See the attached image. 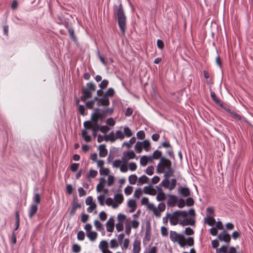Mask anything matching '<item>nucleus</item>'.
Wrapping results in <instances>:
<instances>
[{"label":"nucleus","mask_w":253,"mask_h":253,"mask_svg":"<svg viewBox=\"0 0 253 253\" xmlns=\"http://www.w3.org/2000/svg\"><path fill=\"white\" fill-rule=\"evenodd\" d=\"M115 94V91L113 88H109L104 94V95L109 98L113 96Z\"/></svg>","instance_id":"obj_34"},{"label":"nucleus","mask_w":253,"mask_h":253,"mask_svg":"<svg viewBox=\"0 0 253 253\" xmlns=\"http://www.w3.org/2000/svg\"><path fill=\"white\" fill-rule=\"evenodd\" d=\"M141 242L137 239H135L133 243V253H139L141 250Z\"/></svg>","instance_id":"obj_15"},{"label":"nucleus","mask_w":253,"mask_h":253,"mask_svg":"<svg viewBox=\"0 0 253 253\" xmlns=\"http://www.w3.org/2000/svg\"><path fill=\"white\" fill-rule=\"evenodd\" d=\"M94 225L96 228L97 229V230H98V231H100L102 230H104L102 223L98 220H95L94 221Z\"/></svg>","instance_id":"obj_37"},{"label":"nucleus","mask_w":253,"mask_h":253,"mask_svg":"<svg viewBox=\"0 0 253 253\" xmlns=\"http://www.w3.org/2000/svg\"><path fill=\"white\" fill-rule=\"evenodd\" d=\"M104 199L105 194H100L97 196V200L99 202V205L101 206H103L105 205Z\"/></svg>","instance_id":"obj_38"},{"label":"nucleus","mask_w":253,"mask_h":253,"mask_svg":"<svg viewBox=\"0 0 253 253\" xmlns=\"http://www.w3.org/2000/svg\"><path fill=\"white\" fill-rule=\"evenodd\" d=\"M127 206L129 208H134L136 207V202L135 200L132 199H130L128 200L127 202Z\"/></svg>","instance_id":"obj_62"},{"label":"nucleus","mask_w":253,"mask_h":253,"mask_svg":"<svg viewBox=\"0 0 253 253\" xmlns=\"http://www.w3.org/2000/svg\"><path fill=\"white\" fill-rule=\"evenodd\" d=\"M166 199L165 193L163 191H160L158 192V194L156 197V199L158 201H163Z\"/></svg>","instance_id":"obj_30"},{"label":"nucleus","mask_w":253,"mask_h":253,"mask_svg":"<svg viewBox=\"0 0 253 253\" xmlns=\"http://www.w3.org/2000/svg\"><path fill=\"white\" fill-rule=\"evenodd\" d=\"M195 220L191 218H186L180 220L179 224L182 226L194 225L195 224Z\"/></svg>","instance_id":"obj_18"},{"label":"nucleus","mask_w":253,"mask_h":253,"mask_svg":"<svg viewBox=\"0 0 253 253\" xmlns=\"http://www.w3.org/2000/svg\"><path fill=\"white\" fill-rule=\"evenodd\" d=\"M148 180L149 178L145 175H143L138 178L137 185L140 186L143 184L147 183Z\"/></svg>","instance_id":"obj_21"},{"label":"nucleus","mask_w":253,"mask_h":253,"mask_svg":"<svg viewBox=\"0 0 253 253\" xmlns=\"http://www.w3.org/2000/svg\"><path fill=\"white\" fill-rule=\"evenodd\" d=\"M115 202L113 205H112V207L113 208H116L118 206L122 204L124 200V197L122 194H116L115 195L114 197Z\"/></svg>","instance_id":"obj_9"},{"label":"nucleus","mask_w":253,"mask_h":253,"mask_svg":"<svg viewBox=\"0 0 253 253\" xmlns=\"http://www.w3.org/2000/svg\"><path fill=\"white\" fill-rule=\"evenodd\" d=\"M143 192L145 194L150 195H155L156 194V190L153 188L152 185L145 186L143 188Z\"/></svg>","instance_id":"obj_13"},{"label":"nucleus","mask_w":253,"mask_h":253,"mask_svg":"<svg viewBox=\"0 0 253 253\" xmlns=\"http://www.w3.org/2000/svg\"><path fill=\"white\" fill-rule=\"evenodd\" d=\"M110 104V100L109 98L105 96V95H103L99 99V101L97 103V105L99 106H108Z\"/></svg>","instance_id":"obj_12"},{"label":"nucleus","mask_w":253,"mask_h":253,"mask_svg":"<svg viewBox=\"0 0 253 253\" xmlns=\"http://www.w3.org/2000/svg\"><path fill=\"white\" fill-rule=\"evenodd\" d=\"M106 230L108 232H112L114 229V223H109L107 222L106 223Z\"/></svg>","instance_id":"obj_39"},{"label":"nucleus","mask_w":253,"mask_h":253,"mask_svg":"<svg viewBox=\"0 0 253 253\" xmlns=\"http://www.w3.org/2000/svg\"><path fill=\"white\" fill-rule=\"evenodd\" d=\"M174 214H177L178 218H184L188 215V212L185 211H176L174 212Z\"/></svg>","instance_id":"obj_25"},{"label":"nucleus","mask_w":253,"mask_h":253,"mask_svg":"<svg viewBox=\"0 0 253 253\" xmlns=\"http://www.w3.org/2000/svg\"><path fill=\"white\" fill-rule=\"evenodd\" d=\"M178 193L183 197H188L190 195V191L187 187H179L178 188Z\"/></svg>","instance_id":"obj_10"},{"label":"nucleus","mask_w":253,"mask_h":253,"mask_svg":"<svg viewBox=\"0 0 253 253\" xmlns=\"http://www.w3.org/2000/svg\"><path fill=\"white\" fill-rule=\"evenodd\" d=\"M38 211V205L37 204H32L30 207V211L29 212V216L30 218L36 214Z\"/></svg>","instance_id":"obj_20"},{"label":"nucleus","mask_w":253,"mask_h":253,"mask_svg":"<svg viewBox=\"0 0 253 253\" xmlns=\"http://www.w3.org/2000/svg\"><path fill=\"white\" fill-rule=\"evenodd\" d=\"M204 220L205 222L207 223V224L210 226L213 225L215 222V219L211 216L208 215L207 217L204 218Z\"/></svg>","instance_id":"obj_22"},{"label":"nucleus","mask_w":253,"mask_h":253,"mask_svg":"<svg viewBox=\"0 0 253 253\" xmlns=\"http://www.w3.org/2000/svg\"><path fill=\"white\" fill-rule=\"evenodd\" d=\"M132 190V187L128 185L125 188L124 192L126 196H128L131 194Z\"/></svg>","instance_id":"obj_46"},{"label":"nucleus","mask_w":253,"mask_h":253,"mask_svg":"<svg viewBox=\"0 0 253 253\" xmlns=\"http://www.w3.org/2000/svg\"><path fill=\"white\" fill-rule=\"evenodd\" d=\"M186 205L187 206H191L194 204V200L191 197H188L185 202Z\"/></svg>","instance_id":"obj_58"},{"label":"nucleus","mask_w":253,"mask_h":253,"mask_svg":"<svg viewBox=\"0 0 253 253\" xmlns=\"http://www.w3.org/2000/svg\"><path fill=\"white\" fill-rule=\"evenodd\" d=\"M142 142V148L147 152L150 150V143L149 140H145Z\"/></svg>","instance_id":"obj_26"},{"label":"nucleus","mask_w":253,"mask_h":253,"mask_svg":"<svg viewBox=\"0 0 253 253\" xmlns=\"http://www.w3.org/2000/svg\"><path fill=\"white\" fill-rule=\"evenodd\" d=\"M142 192L140 188H137L133 194V197L136 198H139L140 196L142 195Z\"/></svg>","instance_id":"obj_43"},{"label":"nucleus","mask_w":253,"mask_h":253,"mask_svg":"<svg viewBox=\"0 0 253 253\" xmlns=\"http://www.w3.org/2000/svg\"><path fill=\"white\" fill-rule=\"evenodd\" d=\"M172 175H164L165 178L162 181L160 185L162 186L165 188H168L169 190V178Z\"/></svg>","instance_id":"obj_17"},{"label":"nucleus","mask_w":253,"mask_h":253,"mask_svg":"<svg viewBox=\"0 0 253 253\" xmlns=\"http://www.w3.org/2000/svg\"><path fill=\"white\" fill-rule=\"evenodd\" d=\"M161 147H163L167 148H171V145L168 141H165L161 143V145L159 146V148H161Z\"/></svg>","instance_id":"obj_59"},{"label":"nucleus","mask_w":253,"mask_h":253,"mask_svg":"<svg viewBox=\"0 0 253 253\" xmlns=\"http://www.w3.org/2000/svg\"><path fill=\"white\" fill-rule=\"evenodd\" d=\"M99 248L102 252L107 249L108 248V243L107 241L105 240L101 241L99 245Z\"/></svg>","instance_id":"obj_32"},{"label":"nucleus","mask_w":253,"mask_h":253,"mask_svg":"<svg viewBox=\"0 0 253 253\" xmlns=\"http://www.w3.org/2000/svg\"><path fill=\"white\" fill-rule=\"evenodd\" d=\"M142 149V142L137 141L135 145V150L137 153L141 152Z\"/></svg>","instance_id":"obj_35"},{"label":"nucleus","mask_w":253,"mask_h":253,"mask_svg":"<svg viewBox=\"0 0 253 253\" xmlns=\"http://www.w3.org/2000/svg\"><path fill=\"white\" fill-rule=\"evenodd\" d=\"M161 234L163 236H167L168 235V231L167 227L162 226L161 228Z\"/></svg>","instance_id":"obj_60"},{"label":"nucleus","mask_w":253,"mask_h":253,"mask_svg":"<svg viewBox=\"0 0 253 253\" xmlns=\"http://www.w3.org/2000/svg\"><path fill=\"white\" fill-rule=\"evenodd\" d=\"M86 236L91 241H94L97 238V233L95 231H91L86 233Z\"/></svg>","instance_id":"obj_23"},{"label":"nucleus","mask_w":253,"mask_h":253,"mask_svg":"<svg viewBox=\"0 0 253 253\" xmlns=\"http://www.w3.org/2000/svg\"><path fill=\"white\" fill-rule=\"evenodd\" d=\"M129 244V240L128 238H126L123 241V245L122 247V250H126L128 247Z\"/></svg>","instance_id":"obj_42"},{"label":"nucleus","mask_w":253,"mask_h":253,"mask_svg":"<svg viewBox=\"0 0 253 253\" xmlns=\"http://www.w3.org/2000/svg\"><path fill=\"white\" fill-rule=\"evenodd\" d=\"M109 128L107 126H98V130L102 133H106Z\"/></svg>","instance_id":"obj_48"},{"label":"nucleus","mask_w":253,"mask_h":253,"mask_svg":"<svg viewBox=\"0 0 253 253\" xmlns=\"http://www.w3.org/2000/svg\"><path fill=\"white\" fill-rule=\"evenodd\" d=\"M137 180V177L136 174H131L128 177V181L130 184L134 185Z\"/></svg>","instance_id":"obj_28"},{"label":"nucleus","mask_w":253,"mask_h":253,"mask_svg":"<svg viewBox=\"0 0 253 253\" xmlns=\"http://www.w3.org/2000/svg\"><path fill=\"white\" fill-rule=\"evenodd\" d=\"M162 155V152L161 151H159L158 150H156L153 152L152 155V157L153 158V159L155 160H158L159 159H161V158L163 157Z\"/></svg>","instance_id":"obj_27"},{"label":"nucleus","mask_w":253,"mask_h":253,"mask_svg":"<svg viewBox=\"0 0 253 253\" xmlns=\"http://www.w3.org/2000/svg\"><path fill=\"white\" fill-rule=\"evenodd\" d=\"M169 238L173 242H177L181 247L185 246V244L183 243V241H185L186 238L183 234H180L174 231H170L169 233Z\"/></svg>","instance_id":"obj_4"},{"label":"nucleus","mask_w":253,"mask_h":253,"mask_svg":"<svg viewBox=\"0 0 253 253\" xmlns=\"http://www.w3.org/2000/svg\"><path fill=\"white\" fill-rule=\"evenodd\" d=\"M184 233L187 235H191L194 234V231L190 227H187L185 229Z\"/></svg>","instance_id":"obj_64"},{"label":"nucleus","mask_w":253,"mask_h":253,"mask_svg":"<svg viewBox=\"0 0 253 253\" xmlns=\"http://www.w3.org/2000/svg\"><path fill=\"white\" fill-rule=\"evenodd\" d=\"M118 23L120 29L122 33L125 34L126 32V17H117Z\"/></svg>","instance_id":"obj_7"},{"label":"nucleus","mask_w":253,"mask_h":253,"mask_svg":"<svg viewBox=\"0 0 253 253\" xmlns=\"http://www.w3.org/2000/svg\"><path fill=\"white\" fill-rule=\"evenodd\" d=\"M135 157V154L133 151H129L126 152V154L122 157V161L126 162L127 160L134 159Z\"/></svg>","instance_id":"obj_16"},{"label":"nucleus","mask_w":253,"mask_h":253,"mask_svg":"<svg viewBox=\"0 0 253 253\" xmlns=\"http://www.w3.org/2000/svg\"><path fill=\"white\" fill-rule=\"evenodd\" d=\"M106 123L109 126H113L115 125V122L112 118H109L107 119Z\"/></svg>","instance_id":"obj_57"},{"label":"nucleus","mask_w":253,"mask_h":253,"mask_svg":"<svg viewBox=\"0 0 253 253\" xmlns=\"http://www.w3.org/2000/svg\"><path fill=\"white\" fill-rule=\"evenodd\" d=\"M103 111L104 113L105 116H106L107 115H111L113 113L114 109H113V108H108L103 110Z\"/></svg>","instance_id":"obj_56"},{"label":"nucleus","mask_w":253,"mask_h":253,"mask_svg":"<svg viewBox=\"0 0 253 253\" xmlns=\"http://www.w3.org/2000/svg\"><path fill=\"white\" fill-rule=\"evenodd\" d=\"M109 82L107 80H103L99 84V86L101 89L106 87L108 84Z\"/></svg>","instance_id":"obj_51"},{"label":"nucleus","mask_w":253,"mask_h":253,"mask_svg":"<svg viewBox=\"0 0 253 253\" xmlns=\"http://www.w3.org/2000/svg\"><path fill=\"white\" fill-rule=\"evenodd\" d=\"M176 185V179L175 178H173L171 180L170 183H169V190L171 191L173 190Z\"/></svg>","instance_id":"obj_50"},{"label":"nucleus","mask_w":253,"mask_h":253,"mask_svg":"<svg viewBox=\"0 0 253 253\" xmlns=\"http://www.w3.org/2000/svg\"><path fill=\"white\" fill-rule=\"evenodd\" d=\"M140 164L143 166H145L148 163V159L146 156H143L140 160Z\"/></svg>","instance_id":"obj_49"},{"label":"nucleus","mask_w":253,"mask_h":253,"mask_svg":"<svg viewBox=\"0 0 253 253\" xmlns=\"http://www.w3.org/2000/svg\"><path fill=\"white\" fill-rule=\"evenodd\" d=\"M141 203L143 205H147L148 208H150V206L153 207V204L149 203V200L147 197L142 198L141 201Z\"/></svg>","instance_id":"obj_40"},{"label":"nucleus","mask_w":253,"mask_h":253,"mask_svg":"<svg viewBox=\"0 0 253 253\" xmlns=\"http://www.w3.org/2000/svg\"><path fill=\"white\" fill-rule=\"evenodd\" d=\"M96 89L95 85L92 82L87 83L85 87L82 89V95L81 96V99L83 102H85L88 98L92 96V92Z\"/></svg>","instance_id":"obj_2"},{"label":"nucleus","mask_w":253,"mask_h":253,"mask_svg":"<svg viewBox=\"0 0 253 253\" xmlns=\"http://www.w3.org/2000/svg\"><path fill=\"white\" fill-rule=\"evenodd\" d=\"M99 155L100 157H105L107 155L108 151L104 145H100L98 147Z\"/></svg>","instance_id":"obj_19"},{"label":"nucleus","mask_w":253,"mask_h":253,"mask_svg":"<svg viewBox=\"0 0 253 253\" xmlns=\"http://www.w3.org/2000/svg\"><path fill=\"white\" fill-rule=\"evenodd\" d=\"M220 106L226 112L229 114L231 117L232 121H239L243 122H246V119L240 114H238L234 111L231 110L230 109L224 106L222 104H220Z\"/></svg>","instance_id":"obj_5"},{"label":"nucleus","mask_w":253,"mask_h":253,"mask_svg":"<svg viewBox=\"0 0 253 253\" xmlns=\"http://www.w3.org/2000/svg\"><path fill=\"white\" fill-rule=\"evenodd\" d=\"M210 94H211V97L212 100L213 101H214L216 103L219 104L220 105L221 104V103H219L220 100L217 97L215 93L213 91H212L211 90Z\"/></svg>","instance_id":"obj_36"},{"label":"nucleus","mask_w":253,"mask_h":253,"mask_svg":"<svg viewBox=\"0 0 253 253\" xmlns=\"http://www.w3.org/2000/svg\"><path fill=\"white\" fill-rule=\"evenodd\" d=\"M102 110H100L99 108H96L94 109L93 113L91 114V119H93L97 115H98L99 113H100Z\"/></svg>","instance_id":"obj_63"},{"label":"nucleus","mask_w":253,"mask_h":253,"mask_svg":"<svg viewBox=\"0 0 253 253\" xmlns=\"http://www.w3.org/2000/svg\"><path fill=\"white\" fill-rule=\"evenodd\" d=\"M119 246V244L115 239H112L110 241V247L111 248L115 249L117 248Z\"/></svg>","instance_id":"obj_52"},{"label":"nucleus","mask_w":253,"mask_h":253,"mask_svg":"<svg viewBox=\"0 0 253 253\" xmlns=\"http://www.w3.org/2000/svg\"><path fill=\"white\" fill-rule=\"evenodd\" d=\"M72 250L76 253H79L81 250V248L79 245L75 244L72 246Z\"/></svg>","instance_id":"obj_53"},{"label":"nucleus","mask_w":253,"mask_h":253,"mask_svg":"<svg viewBox=\"0 0 253 253\" xmlns=\"http://www.w3.org/2000/svg\"><path fill=\"white\" fill-rule=\"evenodd\" d=\"M84 233L83 231H80L77 234V239L80 241H83L84 239Z\"/></svg>","instance_id":"obj_55"},{"label":"nucleus","mask_w":253,"mask_h":253,"mask_svg":"<svg viewBox=\"0 0 253 253\" xmlns=\"http://www.w3.org/2000/svg\"><path fill=\"white\" fill-rule=\"evenodd\" d=\"M178 217L177 214H174V212L172 213H169V219L170 224L172 225H176L179 222L178 221Z\"/></svg>","instance_id":"obj_14"},{"label":"nucleus","mask_w":253,"mask_h":253,"mask_svg":"<svg viewBox=\"0 0 253 253\" xmlns=\"http://www.w3.org/2000/svg\"><path fill=\"white\" fill-rule=\"evenodd\" d=\"M136 136L138 139H143L145 137V133L143 130L138 131L136 133Z\"/></svg>","instance_id":"obj_61"},{"label":"nucleus","mask_w":253,"mask_h":253,"mask_svg":"<svg viewBox=\"0 0 253 253\" xmlns=\"http://www.w3.org/2000/svg\"><path fill=\"white\" fill-rule=\"evenodd\" d=\"M90 121H86L84 123V129L82 131V135L84 139V141L86 142H89L91 140V137L87 134V130L90 128V127H88L87 126V124H90Z\"/></svg>","instance_id":"obj_6"},{"label":"nucleus","mask_w":253,"mask_h":253,"mask_svg":"<svg viewBox=\"0 0 253 253\" xmlns=\"http://www.w3.org/2000/svg\"><path fill=\"white\" fill-rule=\"evenodd\" d=\"M116 140L115 136L113 131L111 132L109 134L105 135V141L114 142Z\"/></svg>","instance_id":"obj_24"},{"label":"nucleus","mask_w":253,"mask_h":253,"mask_svg":"<svg viewBox=\"0 0 253 253\" xmlns=\"http://www.w3.org/2000/svg\"><path fill=\"white\" fill-rule=\"evenodd\" d=\"M34 204H39L41 202V196L39 193H35L33 198Z\"/></svg>","instance_id":"obj_33"},{"label":"nucleus","mask_w":253,"mask_h":253,"mask_svg":"<svg viewBox=\"0 0 253 253\" xmlns=\"http://www.w3.org/2000/svg\"><path fill=\"white\" fill-rule=\"evenodd\" d=\"M110 172V170L108 168H101L99 170L100 175H107Z\"/></svg>","instance_id":"obj_44"},{"label":"nucleus","mask_w":253,"mask_h":253,"mask_svg":"<svg viewBox=\"0 0 253 253\" xmlns=\"http://www.w3.org/2000/svg\"><path fill=\"white\" fill-rule=\"evenodd\" d=\"M157 172L164 173V175H173L174 170L172 168L171 162L165 157H161L157 167Z\"/></svg>","instance_id":"obj_1"},{"label":"nucleus","mask_w":253,"mask_h":253,"mask_svg":"<svg viewBox=\"0 0 253 253\" xmlns=\"http://www.w3.org/2000/svg\"><path fill=\"white\" fill-rule=\"evenodd\" d=\"M169 199L167 202V206L173 207L177 202V198L174 195H169Z\"/></svg>","instance_id":"obj_11"},{"label":"nucleus","mask_w":253,"mask_h":253,"mask_svg":"<svg viewBox=\"0 0 253 253\" xmlns=\"http://www.w3.org/2000/svg\"><path fill=\"white\" fill-rule=\"evenodd\" d=\"M136 138L135 137H132L128 142H124L123 145L126 146L127 148H130L132 144L135 143Z\"/></svg>","instance_id":"obj_31"},{"label":"nucleus","mask_w":253,"mask_h":253,"mask_svg":"<svg viewBox=\"0 0 253 253\" xmlns=\"http://www.w3.org/2000/svg\"><path fill=\"white\" fill-rule=\"evenodd\" d=\"M145 172L149 175H152L154 173V167L149 166L146 169Z\"/></svg>","instance_id":"obj_54"},{"label":"nucleus","mask_w":253,"mask_h":253,"mask_svg":"<svg viewBox=\"0 0 253 253\" xmlns=\"http://www.w3.org/2000/svg\"><path fill=\"white\" fill-rule=\"evenodd\" d=\"M124 134H125L126 136L130 137L132 135L131 131L128 127H127V126L125 127L124 129Z\"/></svg>","instance_id":"obj_47"},{"label":"nucleus","mask_w":253,"mask_h":253,"mask_svg":"<svg viewBox=\"0 0 253 253\" xmlns=\"http://www.w3.org/2000/svg\"><path fill=\"white\" fill-rule=\"evenodd\" d=\"M183 244H185V246L187 245L188 246L191 247L194 245V239L193 237H189L187 239H186L185 241H183Z\"/></svg>","instance_id":"obj_29"},{"label":"nucleus","mask_w":253,"mask_h":253,"mask_svg":"<svg viewBox=\"0 0 253 253\" xmlns=\"http://www.w3.org/2000/svg\"><path fill=\"white\" fill-rule=\"evenodd\" d=\"M97 174V171L96 170L90 169L87 177L88 178H94Z\"/></svg>","instance_id":"obj_41"},{"label":"nucleus","mask_w":253,"mask_h":253,"mask_svg":"<svg viewBox=\"0 0 253 253\" xmlns=\"http://www.w3.org/2000/svg\"><path fill=\"white\" fill-rule=\"evenodd\" d=\"M218 239L220 241H224L226 243L227 245V246H222L218 250H217L216 253H219V252L227 253V247L229 245V243L231 240L230 235L226 230H223L218 235Z\"/></svg>","instance_id":"obj_3"},{"label":"nucleus","mask_w":253,"mask_h":253,"mask_svg":"<svg viewBox=\"0 0 253 253\" xmlns=\"http://www.w3.org/2000/svg\"><path fill=\"white\" fill-rule=\"evenodd\" d=\"M116 139H120L121 140H122L124 138V134L121 130H117L116 132V136H115Z\"/></svg>","instance_id":"obj_45"},{"label":"nucleus","mask_w":253,"mask_h":253,"mask_svg":"<svg viewBox=\"0 0 253 253\" xmlns=\"http://www.w3.org/2000/svg\"><path fill=\"white\" fill-rule=\"evenodd\" d=\"M114 16H125L122 3L114 5Z\"/></svg>","instance_id":"obj_8"}]
</instances>
